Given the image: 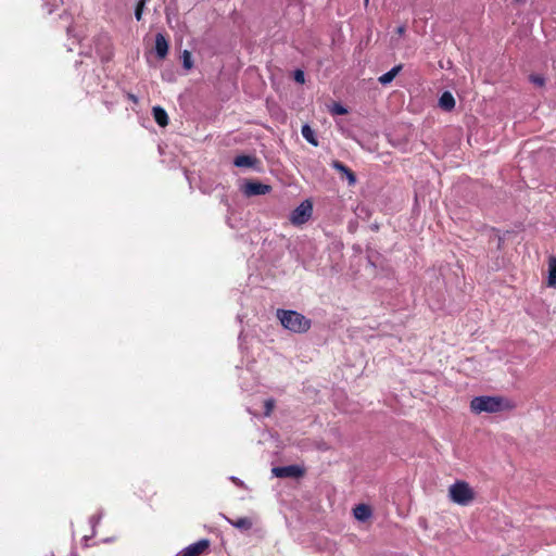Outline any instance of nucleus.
<instances>
[{"mask_svg": "<svg viewBox=\"0 0 556 556\" xmlns=\"http://www.w3.org/2000/svg\"><path fill=\"white\" fill-rule=\"evenodd\" d=\"M514 407L515 405L504 396L480 395L470 401V410L476 415L482 413L495 414L511 410Z\"/></svg>", "mask_w": 556, "mask_h": 556, "instance_id": "f257e3e1", "label": "nucleus"}, {"mask_svg": "<svg viewBox=\"0 0 556 556\" xmlns=\"http://www.w3.org/2000/svg\"><path fill=\"white\" fill-rule=\"evenodd\" d=\"M276 316L285 329L294 333H305L312 327L311 319L296 311L279 308Z\"/></svg>", "mask_w": 556, "mask_h": 556, "instance_id": "f03ea898", "label": "nucleus"}, {"mask_svg": "<svg viewBox=\"0 0 556 556\" xmlns=\"http://www.w3.org/2000/svg\"><path fill=\"white\" fill-rule=\"evenodd\" d=\"M448 496L452 502L467 506L476 497V493L468 482L458 480L448 488Z\"/></svg>", "mask_w": 556, "mask_h": 556, "instance_id": "7ed1b4c3", "label": "nucleus"}, {"mask_svg": "<svg viewBox=\"0 0 556 556\" xmlns=\"http://www.w3.org/2000/svg\"><path fill=\"white\" fill-rule=\"evenodd\" d=\"M312 213L313 205L308 200H305L292 211L290 222L295 226H301L311 218Z\"/></svg>", "mask_w": 556, "mask_h": 556, "instance_id": "20e7f679", "label": "nucleus"}, {"mask_svg": "<svg viewBox=\"0 0 556 556\" xmlns=\"http://www.w3.org/2000/svg\"><path fill=\"white\" fill-rule=\"evenodd\" d=\"M271 471L277 478H300L304 475V469L298 465L274 467Z\"/></svg>", "mask_w": 556, "mask_h": 556, "instance_id": "39448f33", "label": "nucleus"}, {"mask_svg": "<svg viewBox=\"0 0 556 556\" xmlns=\"http://www.w3.org/2000/svg\"><path fill=\"white\" fill-rule=\"evenodd\" d=\"M270 191L271 187L269 185H265L260 181H248L243 188V192L247 197L263 195Z\"/></svg>", "mask_w": 556, "mask_h": 556, "instance_id": "423d86ee", "label": "nucleus"}, {"mask_svg": "<svg viewBox=\"0 0 556 556\" xmlns=\"http://www.w3.org/2000/svg\"><path fill=\"white\" fill-rule=\"evenodd\" d=\"M211 542L208 539H202L198 542L190 544L182 551L186 552L189 556H202L204 554H207L210 551Z\"/></svg>", "mask_w": 556, "mask_h": 556, "instance_id": "0eeeda50", "label": "nucleus"}, {"mask_svg": "<svg viewBox=\"0 0 556 556\" xmlns=\"http://www.w3.org/2000/svg\"><path fill=\"white\" fill-rule=\"evenodd\" d=\"M332 167L346 177L350 186H354L356 184V176L354 172L350 169L346 165H344L342 162L333 161Z\"/></svg>", "mask_w": 556, "mask_h": 556, "instance_id": "6e6552de", "label": "nucleus"}, {"mask_svg": "<svg viewBox=\"0 0 556 556\" xmlns=\"http://www.w3.org/2000/svg\"><path fill=\"white\" fill-rule=\"evenodd\" d=\"M155 52L160 59H164L168 53V42L163 34L155 36Z\"/></svg>", "mask_w": 556, "mask_h": 556, "instance_id": "1a4fd4ad", "label": "nucleus"}, {"mask_svg": "<svg viewBox=\"0 0 556 556\" xmlns=\"http://www.w3.org/2000/svg\"><path fill=\"white\" fill-rule=\"evenodd\" d=\"M439 106L446 112H451L455 108V99L450 91H444L441 94Z\"/></svg>", "mask_w": 556, "mask_h": 556, "instance_id": "9d476101", "label": "nucleus"}, {"mask_svg": "<svg viewBox=\"0 0 556 556\" xmlns=\"http://www.w3.org/2000/svg\"><path fill=\"white\" fill-rule=\"evenodd\" d=\"M153 118L157 125L165 127L168 125V115L166 111L161 106H154L152 109Z\"/></svg>", "mask_w": 556, "mask_h": 556, "instance_id": "9b49d317", "label": "nucleus"}, {"mask_svg": "<svg viewBox=\"0 0 556 556\" xmlns=\"http://www.w3.org/2000/svg\"><path fill=\"white\" fill-rule=\"evenodd\" d=\"M353 514L357 520L365 521L371 516V508L366 504H358L354 507Z\"/></svg>", "mask_w": 556, "mask_h": 556, "instance_id": "f8f14e48", "label": "nucleus"}, {"mask_svg": "<svg viewBox=\"0 0 556 556\" xmlns=\"http://www.w3.org/2000/svg\"><path fill=\"white\" fill-rule=\"evenodd\" d=\"M257 163V159L251 155H238L233 160L237 167H253Z\"/></svg>", "mask_w": 556, "mask_h": 556, "instance_id": "ddd939ff", "label": "nucleus"}, {"mask_svg": "<svg viewBox=\"0 0 556 556\" xmlns=\"http://www.w3.org/2000/svg\"><path fill=\"white\" fill-rule=\"evenodd\" d=\"M547 286L551 288L556 287V256H549L548 258Z\"/></svg>", "mask_w": 556, "mask_h": 556, "instance_id": "4468645a", "label": "nucleus"}, {"mask_svg": "<svg viewBox=\"0 0 556 556\" xmlns=\"http://www.w3.org/2000/svg\"><path fill=\"white\" fill-rule=\"evenodd\" d=\"M227 521L232 525L235 528L240 530H250L252 528V520L249 517H241L236 520L226 518Z\"/></svg>", "mask_w": 556, "mask_h": 556, "instance_id": "2eb2a0df", "label": "nucleus"}, {"mask_svg": "<svg viewBox=\"0 0 556 556\" xmlns=\"http://www.w3.org/2000/svg\"><path fill=\"white\" fill-rule=\"evenodd\" d=\"M401 70H402L401 64L394 66L389 72L384 73L383 75H381L378 78L379 83L382 85H387V84L391 83L394 79V77L400 73Z\"/></svg>", "mask_w": 556, "mask_h": 556, "instance_id": "dca6fc26", "label": "nucleus"}, {"mask_svg": "<svg viewBox=\"0 0 556 556\" xmlns=\"http://www.w3.org/2000/svg\"><path fill=\"white\" fill-rule=\"evenodd\" d=\"M301 132L307 142H309L311 144H313L315 147L318 146V141L315 137V131L311 128L309 125H303Z\"/></svg>", "mask_w": 556, "mask_h": 556, "instance_id": "f3484780", "label": "nucleus"}, {"mask_svg": "<svg viewBox=\"0 0 556 556\" xmlns=\"http://www.w3.org/2000/svg\"><path fill=\"white\" fill-rule=\"evenodd\" d=\"M182 66L185 70L189 71L193 67V61H192V55H191V52L188 51V50H184L182 52Z\"/></svg>", "mask_w": 556, "mask_h": 556, "instance_id": "a211bd4d", "label": "nucleus"}, {"mask_svg": "<svg viewBox=\"0 0 556 556\" xmlns=\"http://www.w3.org/2000/svg\"><path fill=\"white\" fill-rule=\"evenodd\" d=\"M146 3H147V0H139L137 2L136 9H135V17L137 21L142 20V14H143Z\"/></svg>", "mask_w": 556, "mask_h": 556, "instance_id": "6ab92c4d", "label": "nucleus"}, {"mask_svg": "<svg viewBox=\"0 0 556 556\" xmlns=\"http://www.w3.org/2000/svg\"><path fill=\"white\" fill-rule=\"evenodd\" d=\"M264 408H265L264 415L265 416H270L273 410H274V408H275V400H273V399L266 400L264 402Z\"/></svg>", "mask_w": 556, "mask_h": 556, "instance_id": "aec40b11", "label": "nucleus"}, {"mask_svg": "<svg viewBox=\"0 0 556 556\" xmlns=\"http://www.w3.org/2000/svg\"><path fill=\"white\" fill-rule=\"evenodd\" d=\"M530 80L539 87H542L545 83L544 78L538 75H531Z\"/></svg>", "mask_w": 556, "mask_h": 556, "instance_id": "412c9836", "label": "nucleus"}, {"mask_svg": "<svg viewBox=\"0 0 556 556\" xmlns=\"http://www.w3.org/2000/svg\"><path fill=\"white\" fill-rule=\"evenodd\" d=\"M332 112L338 115H344L348 113V110L341 104H336Z\"/></svg>", "mask_w": 556, "mask_h": 556, "instance_id": "4be33fe9", "label": "nucleus"}, {"mask_svg": "<svg viewBox=\"0 0 556 556\" xmlns=\"http://www.w3.org/2000/svg\"><path fill=\"white\" fill-rule=\"evenodd\" d=\"M294 79L296 83L303 84L305 81L304 73L301 70L295 71Z\"/></svg>", "mask_w": 556, "mask_h": 556, "instance_id": "5701e85b", "label": "nucleus"}, {"mask_svg": "<svg viewBox=\"0 0 556 556\" xmlns=\"http://www.w3.org/2000/svg\"><path fill=\"white\" fill-rule=\"evenodd\" d=\"M404 33H405V26H399V27L396 28V34H399V35H403Z\"/></svg>", "mask_w": 556, "mask_h": 556, "instance_id": "b1692460", "label": "nucleus"}, {"mask_svg": "<svg viewBox=\"0 0 556 556\" xmlns=\"http://www.w3.org/2000/svg\"><path fill=\"white\" fill-rule=\"evenodd\" d=\"M129 99H130V100H132L134 102H136V101H137L136 97H135V96H132V94H129Z\"/></svg>", "mask_w": 556, "mask_h": 556, "instance_id": "393cba45", "label": "nucleus"}, {"mask_svg": "<svg viewBox=\"0 0 556 556\" xmlns=\"http://www.w3.org/2000/svg\"><path fill=\"white\" fill-rule=\"evenodd\" d=\"M178 555H179V556H189V555H187V554H186V552H184V551H181Z\"/></svg>", "mask_w": 556, "mask_h": 556, "instance_id": "a878e982", "label": "nucleus"}, {"mask_svg": "<svg viewBox=\"0 0 556 556\" xmlns=\"http://www.w3.org/2000/svg\"><path fill=\"white\" fill-rule=\"evenodd\" d=\"M367 3H368V0H365V4H367Z\"/></svg>", "mask_w": 556, "mask_h": 556, "instance_id": "bb28decb", "label": "nucleus"}, {"mask_svg": "<svg viewBox=\"0 0 556 556\" xmlns=\"http://www.w3.org/2000/svg\"><path fill=\"white\" fill-rule=\"evenodd\" d=\"M177 556H179V555L177 554Z\"/></svg>", "mask_w": 556, "mask_h": 556, "instance_id": "cd10ccee", "label": "nucleus"}]
</instances>
